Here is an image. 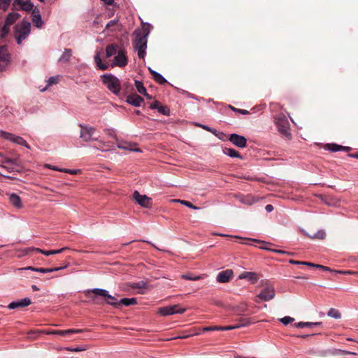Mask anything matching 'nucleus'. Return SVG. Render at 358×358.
I'll list each match as a JSON object with an SVG mask.
<instances>
[{"mask_svg": "<svg viewBox=\"0 0 358 358\" xmlns=\"http://www.w3.org/2000/svg\"><path fill=\"white\" fill-rule=\"evenodd\" d=\"M85 295L96 304L102 305L106 303L115 308L120 305V301H118L115 296L109 294L108 292L104 289L94 288L88 289L85 292Z\"/></svg>", "mask_w": 358, "mask_h": 358, "instance_id": "1", "label": "nucleus"}, {"mask_svg": "<svg viewBox=\"0 0 358 358\" xmlns=\"http://www.w3.org/2000/svg\"><path fill=\"white\" fill-rule=\"evenodd\" d=\"M149 32L145 29L135 31L136 35L134 41L135 49L138 52V56L141 59H144L145 56V50L147 48V37Z\"/></svg>", "mask_w": 358, "mask_h": 358, "instance_id": "2", "label": "nucleus"}, {"mask_svg": "<svg viewBox=\"0 0 358 358\" xmlns=\"http://www.w3.org/2000/svg\"><path fill=\"white\" fill-rule=\"evenodd\" d=\"M31 24L30 22L22 20L17 24L15 27V37L17 44H21L30 34Z\"/></svg>", "mask_w": 358, "mask_h": 358, "instance_id": "3", "label": "nucleus"}, {"mask_svg": "<svg viewBox=\"0 0 358 358\" xmlns=\"http://www.w3.org/2000/svg\"><path fill=\"white\" fill-rule=\"evenodd\" d=\"M103 84L107 88L115 94H119L120 91V81L113 75H103L101 76Z\"/></svg>", "mask_w": 358, "mask_h": 358, "instance_id": "4", "label": "nucleus"}, {"mask_svg": "<svg viewBox=\"0 0 358 358\" xmlns=\"http://www.w3.org/2000/svg\"><path fill=\"white\" fill-rule=\"evenodd\" d=\"M80 137L85 142H89L91 141H97L98 138L94 137L95 133V128L93 127L80 124Z\"/></svg>", "mask_w": 358, "mask_h": 358, "instance_id": "5", "label": "nucleus"}, {"mask_svg": "<svg viewBox=\"0 0 358 358\" xmlns=\"http://www.w3.org/2000/svg\"><path fill=\"white\" fill-rule=\"evenodd\" d=\"M185 310L186 308H180L178 304H176L159 308L158 310V313L162 316H167L176 313L182 314L185 312Z\"/></svg>", "mask_w": 358, "mask_h": 358, "instance_id": "6", "label": "nucleus"}, {"mask_svg": "<svg viewBox=\"0 0 358 358\" xmlns=\"http://www.w3.org/2000/svg\"><path fill=\"white\" fill-rule=\"evenodd\" d=\"M0 135L1 137H3V138H5L6 140H8L11 142L16 143V144L23 145L25 148L30 149V146L27 144L26 141L20 136H15L13 134L8 133V132H6V131H2V130L0 131Z\"/></svg>", "mask_w": 358, "mask_h": 358, "instance_id": "7", "label": "nucleus"}, {"mask_svg": "<svg viewBox=\"0 0 358 358\" xmlns=\"http://www.w3.org/2000/svg\"><path fill=\"white\" fill-rule=\"evenodd\" d=\"M20 155H17L13 158L8 157H3V159L0 161L2 164H8L10 165H13L12 168L13 170H15L17 173H21L23 171L24 167L20 162Z\"/></svg>", "mask_w": 358, "mask_h": 358, "instance_id": "8", "label": "nucleus"}, {"mask_svg": "<svg viewBox=\"0 0 358 358\" xmlns=\"http://www.w3.org/2000/svg\"><path fill=\"white\" fill-rule=\"evenodd\" d=\"M275 123L278 129V131L285 136H289V124L283 115L276 118Z\"/></svg>", "mask_w": 358, "mask_h": 358, "instance_id": "9", "label": "nucleus"}, {"mask_svg": "<svg viewBox=\"0 0 358 358\" xmlns=\"http://www.w3.org/2000/svg\"><path fill=\"white\" fill-rule=\"evenodd\" d=\"M133 199L143 208H149L152 206V199L146 195L141 194L138 191L133 193Z\"/></svg>", "mask_w": 358, "mask_h": 358, "instance_id": "10", "label": "nucleus"}, {"mask_svg": "<svg viewBox=\"0 0 358 358\" xmlns=\"http://www.w3.org/2000/svg\"><path fill=\"white\" fill-rule=\"evenodd\" d=\"M275 296V290L272 287H268L262 290V292L257 296L255 301L259 303L258 299L268 301L273 299Z\"/></svg>", "mask_w": 358, "mask_h": 358, "instance_id": "11", "label": "nucleus"}, {"mask_svg": "<svg viewBox=\"0 0 358 358\" xmlns=\"http://www.w3.org/2000/svg\"><path fill=\"white\" fill-rule=\"evenodd\" d=\"M229 140L234 145L243 148L247 145V139L241 135L236 134H232L229 136Z\"/></svg>", "mask_w": 358, "mask_h": 358, "instance_id": "12", "label": "nucleus"}, {"mask_svg": "<svg viewBox=\"0 0 358 358\" xmlns=\"http://www.w3.org/2000/svg\"><path fill=\"white\" fill-rule=\"evenodd\" d=\"M9 64V55L6 47H0V70L3 71Z\"/></svg>", "mask_w": 358, "mask_h": 358, "instance_id": "13", "label": "nucleus"}, {"mask_svg": "<svg viewBox=\"0 0 358 358\" xmlns=\"http://www.w3.org/2000/svg\"><path fill=\"white\" fill-rule=\"evenodd\" d=\"M127 64V58L124 50H118L117 54L113 59V66L124 67Z\"/></svg>", "mask_w": 358, "mask_h": 358, "instance_id": "14", "label": "nucleus"}, {"mask_svg": "<svg viewBox=\"0 0 358 358\" xmlns=\"http://www.w3.org/2000/svg\"><path fill=\"white\" fill-rule=\"evenodd\" d=\"M250 322L249 320L247 322V323L245 324H237V325H234V326H224V327H217V326H214V327H204L203 328V331H214V330H221V331H226V330H231V329H238V328H240V327H246V326H248Z\"/></svg>", "mask_w": 358, "mask_h": 358, "instance_id": "15", "label": "nucleus"}, {"mask_svg": "<svg viewBox=\"0 0 358 358\" xmlns=\"http://www.w3.org/2000/svg\"><path fill=\"white\" fill-rule=\"evenodd\" d=\"M31 304V300L29 298H24L21 300L14 301L10 303L8 306L9 309H15L18 308L27 307Z\"/></svg>", "mask_w": 358, "mask_h": 358, "instance_id": "16", "label": "nucleus"}, {"mask_svg": "<svg viewBox=\"0 0 358 358\" xmlns=\"http://www.w3.org/2000/svg\"><path fill=\"white\" fill-rule=\"evenodd\" d=\"M233 276L232 270H225L220 272L217 275V281L221 283L227 282Z\"/></svg>", "mask_w": 358, "mask_h": 358, "instance_id": "17", "label": "nucleus"}, {"mask_svg": "<svg viewBox=\"0 0 358 358\" xmlns=\"http://www.w3.org/2000/svg\"><path fill=\"white\" fill-rule=\"evenodd\" d=\"M84 330L83 329H67V330H55V331H49L46 332V334L48 335H61V336H67L71 334L81 333Z\"/></svg>", "mask_w": 358, "mask_h": 358, "instance_id": "18", "label": "nucleus"}, {"mask_svg": "<svg viewBox=\"0 0 358 358\" xmlns=\"http://www.w3.org/2000/svg\"><path fill=\"white\" fill-rule=\"evenodd\" d=\"M127 102L134 106L138 107L143 103V99L136 94H133L127 97Z\"/></svg>", "mask_w": 358, "mask_h": 358, "instance_id": "19", "label": "nucleus"}, {"mask_svg": "<svg viewBox=\"0 0 358 358\" xmlns=\"http://www.w3.org/2000/svg\"><path fill=\"white\" fill-rule=\"evenodd\" d=\"M9 202L16 208H22L23 204L20 197L15 193L8 194Z\"/></svg>", "mask_w": 358, "mask_h": 358, "instance_id": "20", "label": "nucleus"}, {"mask_svg": "<svg viewBox=\"0 0 358 358\" xmlns=\"http://www.w3.org/2000/svg\"><path fill=\"white\" fill-rule=\"evenodd\" d=\"M239 279H247L252 283H255L258 279V275L255 272L245 271L241 273L238 276Z\"/></svg>", "mask_w": 358, "mask_h": 358, "instance_id": "21", "label": "nucleus"}, {"mask_svg": "<svg viewBox=\"0 0 358 358\" xmlns=\"http://www.w3.org/2000/svg\"><path fill=\"white\" fill-rule=\"evenodd\" d=\"M302 231L304 235L312 239H324L326 236V233L324 230H319L316 233H309L304 229H302Z\"/></svg>", "mask_w": 358, "mask_h": 358, "instance_id": "22", "label": "nucleus"}, {"mask_svg": "<svg viewBox=\"0 0 358 358\" xmlns=\"http://www.w3.org/2000/svg\"><path fill=\"white\" fill-rule=\"evenodd\" d=\"M66 249V248H62L59 250H41L39 248H30L29 250L31 251H36L38 252H41L45 256H49L50 255L59 254V253L62 252V251L65 250Z\"/></svg>", "mask_w": 358, "mask_h": 358, "instance_id": "23", "label": "nucleus"}, {"mask_svg": "<svg viewBox=\"0 0 358 358\" xmlns=\"http://www.w3.org/2000/svg\"><path fill=\"white\" fill-rule=\"evenodd\" d=\"M20 15L18 13H10L6 18L5 23L9 26L13 24L18 18H20Z\"/></svg>", "mask_w": 358, "mask_h": 358, "instance_id": "24", "label": "nucleus"}, {"mask_svg": "<svg viewBox=\"0 0 358 358\" xmlns=\"http://www.w3.org/2000/svg\"><path fill=\"white\" fill-rule=\"evenodd\" d=\"M118 147L121 149L128 150L132 152H141V150L135 143H124L122 145H120Z\"/></svg>", "mask_w": 358, "mask_h": 358, "instance_id": "25", "label": "nucleus"}, {"mask_svg": "<svg viewBox=\"0 0 358 358\" xmlns=\"http://www.w3.org/2000/svg\"><path fill=\"white\" fill-rule=\"evenodd\" d=\"M149 71L152 75L154 80L159 84L162 85L166 83V80L159 73L152 70L150 68H149Z\"/></svg>", "mask_w": 358, "mask_h": 358, "instance_id": "26", "label": "nucleus"}, {"mask_svg": "<svg viewBox=\"0 0 358 358\" xmlns=\"http://www.w3.org/2000/svg\"><path fill=\"white\" fill-rule=\"evenodd\" d=\"M117 45L115 44H110L106 48V54L107 57H110L117 54Z\"/></svg>", "mask_w": 358, "mask_h": 358, "instance_id": "27", "label": "nucleus"}, {"mask_svg": "<svg viewBox=\"0 0 358 358\" xmlns=\"http://www.w3.org/2000/svg\"><path fill=\"white\" fill-rule=\"evenodd\" d=\"M322 325L321 322H299L294 324V326L297 328H304V327H312L316 326Z\"/></svg>", "mask_w": 358, "mask_h": 358, "instance_id": "28", "label": "nucleus"}, {"mask_svg": "<svg viewBox=\"0 0 358 358\" xmlns=\"http://www.w3.org/2000/svg\"><path fill=\"white\" fill-rule=\"evenodd\" d=\"M72 55V51L71 49H64V51L62 56L59 57V61L62 62H68Z\"/></svg>", "mask_w": 358, "mask_h": 358, "instance_id": "29", "label": "nucleus"}, {"mask_svg": "<svg viewBox=\"0 0 358 358\" xmlns=\"http://www.w3.org/2000/svg\"><path fill=\"white\" fill-rule=\"evenodd\" d=\"M94 62L99 69L101 70H106L108 68V65L106 64L102 63L101 56L99 52L96 53L94 55Z\"/></svg>", "mask_w": 358, "mask_h": 358, "instance_id": "30", "label": "nucleus"}, {"mask_svg": "<svg viewBox=\"0 0 358 358\" xmlns=\"http://www.w3.org/2000/svg\"><path fill=\"white\" fill-rule=\"evenodd\" d=\"M327 148L329 150L332 151V152H337V151H339V150H346V151H348L350 150V147H344V146H341V145H336V144H328L327 145Z\"/></svg>", "mask_w": 358, "mask_h": 358, "instance_id": "31", "label": "nucleus"}, {"mask_svg": "<svg viewBox=\"0 0 358 358\" xmlns=\"http://www.w3.org/2000/svg\"><path fill=\"white\" fill-rule=\"evenodd\" d=\"M135 86L138 93L143 94L144 96H148V94L146 92V89L142 82L135 80Z\"/></svg>", "mask_w": 358, "mask_h": 358, "instance_id": "32", "label": "nucleus"}, {"mask_svg": "<svg viewBox=\"0 0 358 358\" xmlns=\"http://www.w3.org/2000/svg\"><path fill=\"white\" fill-rule=\"evenodd\" d=\"M120 305H124L126 306H129L131 305H135L137 303V300L136 298H124L120 300Z\"/></svg>", "mask_w": 358, "mask_h": 358, "instance_id": "33", "label": "nucleus"}, {"mask_svg": "<svg viewBox=\"0 0 358 358\" xmlns=\"http://www.w3.org/2000/svg\"><path fill=\"white\" fill-rule=\"evenodd\" d=\"M240 201L246 205H252L255 202V199L250 195L241 196Z\"/></svg>", "mask_w": 358, "mask_h": 358, "instance_id": "34", "label": "nucleus"}, {"mask_svg": "<svg viewBox=\"0 0 358 358\" xmlns=\"http://www.w3.org/2000/svg\"><path fill=\"white\" fill-rule=\"evenodd\" d=\"M327 316L338 320L341 318V313L337 309L331 308L329 310Z\"/></svg>", "mask_w": 358, "mask_h": 358, "instance_id": "35", "label": "nucleus"}, {"mask_svg": "<svg viewBox=\"0 0 358 358\" xmlns=\"http://www.w3.org/2000/svg\"><path fill=\"white\" fill-rule=\"evenodd\" d=\"M224 152L231 157L242 159V156L238 153V152L233 148H226Z\"/></svg>", "mask_w": 358, "mask_h": 358, "instance_id": "36", "label": "nucleus"}, {"mask_svg": "<svg viewBox=\"0 0 358 358\" xmlns=\"http://www.w3.org/2000/svg\"><path fill=\"white\" fill-rule=\"evenodd\" d=\"M32 22L37 28H41L43 25V21L41 15H36L32 17Z\"/></svg>", "mask_w": 358, "mask_h": 358, "instance_id": "37", "label": "nucleus"}, {"mask_svg": "<svg viewBox=\"0 0 358 358\" xmlns=\"http://www.w3.org/2000/svg\"><path fill=\"white\" fill-rule=\"evenodd\" d=\"M130 287L133 289H146L148 287V284L145 281H139L136 282H132L130 285Z\"/></svg>", "mask_w": 358, "mask_h": 358, "instance_id": "38", "label": "nucleus"}, {"mask_svg": "<svg viewBox=\"0 0 358 358\" xmlns=\"http://www.w3.org/2000/svg\"><path fill=\"white\" fill-rule=\"evenodd\" d=\"M20 6L22 10L31 11L33 9L34 5L29 0H26Z\"/></svg>", "mask_w": 358, "mask_h": 358, "instance_id": "39", "label": "nucleus"}, {"mask_svg": "<svg viewBox=\"0 0 358 358\" xmlns=\"http://www.w3.org/2000/svg\"><path fill=\"white\" fill-rule=\"evenodd\" d=\"M19 270L20 271L31 270V271H36V272H40V273H47L46 268H34V267H32V266H27V267H24V268H19Z\"/></svg>", "mask_w": 358, "mask_h": 358, "instance_id": "40", "label": "nucleus"}, {"mask_svg": "<svg viewBox=\"0 0 358 358\" xmlns=\"http://www.w3.org/2000/svg\"><path fill=\"white\" fill-rule=\"evenodd\" d=\"M181 278L188 280H199L202 278L201 275L193 276L191 274H182Z\"/></svg>", "mask_w": 358, "mask_h": 358, "instance_id": "41", "label": "nucleus"}, {"mask_svg": "<svg viewBox=\"0 0 358 358\" xmlns=\"http://www.w3.org/2000/svg\"><path fill=\"white\" fill-rule=\"evenodd\" d=\"M157 110L164 115H169L170 113L169 108L166 106H159Z\"/></svg>", "mask_w": 358, "mask_h": 358, "instance_id": "42", "label": "nucleus"}, {"mask_svg": "<svg viewBox=\"0 0 358 358\" xmlns=\"http://www.w3.org/2000/svg\"><path fill=\"white\" fill-rule=\"evenodd\" d=\"M315 268H318L322 269L323 271H327L347 273V272H345V271L342 272V271H332L330 268L323 266V265H320V264H317V266H315ZM350 273V271H348V273Z\"/></svg>", "mask_w": 358, "mask_h": 358, "instance_id": "43", "label": "nucleus"}, {"mask_svg": "<svg viewBox=\"0 0 358 358\" xmlns=\"http://www.w3.org/2000/svg\"><path fill=\"white\" fill-rule=\"evenodd\" d=\"M180 203H181L182 205H184L189 208H192V209H194V210H198L199 209V207L196 206H194L191 202L188 201H186V200H183L182 201H180Z\"/></svg>", "mask_w": 358, "mask_h": 358, "instance_id": "44", "label": "nucleus"}, {"mask_svg": "<svg viewBox=\"0 0 358 358\" xmlns=\"http://www.w3.org/2000/svg\"><path fill=\"white\" fill-rule=\"evenodd\" d=\"M10 1L11 0H0V8L6 10L8 8Z\"/></svg>", "mask_w": 358, "mask_h": 358, "instance_id": "45", "label": "nucleus"}, {"mask_svg": "<svg viewBox=\"0 0 358 358\" xmlns=\"http://www.w3.org/2000/svg\"><path fill=\"white\" fill-rule=\"evenodd\" d=\"M283 324L287 325L289 324L290 322H293L294 319L293 317H291L289 316H285L282 318H280L279 320Z\"/></svg>", "mask_w": 358, "mask_h": 358, "instance_id": "46", "label": "nucleus"}, {"mask_svg": "<svg viewBox=\"0 0 358 358\" xmlns=\"http://www.w3.org/2000/svg\"><path fill=\"white\" fill-rule=\"evenodd\" d=\"M9 31H10V26L5 23V24L3 25V27L1 29V37L3 38L5 36H6L9 33Z\"/></svg>", "mask_w": 358, "mask_h": 358, "instance_id": "47", "label": "nucleus"}, {"mask_svg": "<svg viewBox=\"0 0 358 358\" xmlns=\"http://www.w3.org/2000/svg\"><path fill=\"white\" fill-rule=\"evenodd\" d=\"M61 172L67 173L71 175H76L78 173H80V169H63L61 170Z\"/></svg>", "mask_w": 358, "mask_h": 358, "instance_id": "48", "label": "nucleus"}, {"mask_svg": "<svg viewBox=\"0 0 358 358\" xmlns=\"http://www.w3.org/2000/svg\"><path fill=\"white\" fill-rule=\"evenodd\" d=\"M59 82V76L50 77L48 80V86H50L53 84H57Z\"/></svg>", "mask_w": 358, "mask_h": 358, "instance_id": "49", "label": "nucleus"}, {"mask_svg": "<svg viewBox=\"0 0 358 358\" xmlns=\"http://www.w3.org/2000/svg\"><path fill=\"white\" fill-rule=\"evenodd\" d=\"M6 164H2L0 165V167L3 169H5L7 171V172L12 173V172H16L15 170H13L12 168L13 167V165L8 166L6 165Z\"/></svg>", "mask_w": 358, "mask_h": 358, "instance_id": "50", "label": "nucleus"}, {"mask_svg": "<svg viewBox=\"0 0 358 358\" xmlns=\"http://www.w3.org/2000/svg\"><path fill=\"white\" fill-rule=\"evenodd\" d=\"M229 108L235 111V112H237V113H239L241 114H243V115H247L249 113V112L247 110H243V109H239V108H236L231 106H229Z\"/></svg>", "mask_w": 358, "mask_h": 358, "instance_id": "51", "label": "nucleus"}, {"mask_svg": "<svg viewBox=\"0 0 358 358\" xmlns=\"http://www.w3.org/2000/svg\"><path fill=\"white\" fill-rule=\"evenodd\" d=\"M67 267V266H61V267H55V268H46V271H47V273H50V272H53V271H60L62 269H64Z\"/></svg>", "mask_w": 358, "mask_h": 358, "instance_id": "52", "label": "nucleus"}, {"mask_svg": "<svg viewBox=\"0 0 358 358\" xmlns=\"http://www.w3.org/2000/svg\"><path fill=\"white\" fill-rule=\"evenodd\" d=\"M85 350H86L85 348H80V347H77L75 348H67V350L71 351V352H81V351H84Z\"/></svg>", "mask_w": 358, "mask_h": 358, "instance_id": "53", "label": "nucleus"}, {"mask_svg": "<svg viewBox=\"0 0 358 358\" xmlns=\"http://www.w3.org/2000/svg\"><path fill=\"white\" fill-rule=\"evenodd\" d=\"M159 106V101H155L154 102H152L151 104H150V108L152 109H158Z\"/></svg>", "mask_w": 358, "mask_h": 358, "instance_id": "54", "label": "nucleus"}, {"mask_svg": "<svg viewBox=\"0 0 358 358\" xmlns=\"http://www.w3.org/2000/svg\"><path fill=\"white\" fill-rule=\"evenodd\" d=\"M45 166L48 168V169H50L57 171H60V172H61V170L63 169H59V168L56 167V166H53L50 165V164H45Z\"/></svg>", "mask_w": 358, "mask_h": 358, "instance_id": "55", "label": "nucleus"}, {"mask_svg": "<svg viewBox=\"0 0 358 358\" xmlns=\"http://www.w3.org/2000/svg\"><path fill=\"white\" fill-rule=\"evenodd\" d=\"M198 334H199V333H196L194 334L183 335V336H180L176 337L175 338L185 339V338H189L190 336H192L194 335H198Z\"/></svg>", "mask_w": 358, "mask_h": 358, "instance_id": "56", "label": "nucleus"}, {"mask_svg": "<svg viewBox=\"0 0 358 358\" xmlns=\"http://www.w3.org/2000/svg\"><path fill=\"white\" fill-rule=\"evenodd\" d=\"M248 320H249V322H250V323H249V324H248V325H250V324H252V322H251V320H250V318H241V319L239 320V321H240V324H245V323H247V322H248Z\"/></svg>", "mask_w": 358, "mask_h": 358, "instance_id": "57", "label": "nucleus"}, {"mask_svg": "<svg viewBox=\"0 0 358 358\" xmlns=\"http://www.w3.org/2000/svg\"><path fill=\"white\" fill-rule=\"evenodd\" d=\"M31 10H32V12H31L32 17H34L36 15H41L39 10L36 7V8L33 7V9Z\"/></svg>", "mask_w": 358, "mask_h": 358, "instance_id": "58", "label": "nucleus"}, {"mask_svg": "<svg viewBox=\"0 0 358 358\" xmlns=\"http://www.w3.org/2000/svg\"><path fill=\"white\" fill-rule=\"evenodd\" d=\"M289 263H290L292 264H296V265H303V262L291 259L289 261Z\"/></svg>", "mask_w": 358, "mask_h": 358, "instance_id": "59", "label": "nucleus"}, {"mask_svg": "<svg viewBox=\"0 0 358 358\" xmlns=\"http://www.w3.org/2000/svg\"><path fill=\"white\" fill-rule=\"evenodd\" d=\"M116 23L117 21L115 20H111L106 24V28L109 29L110 27L114 26Z\"/></svg>", "mask_w": 358, "mask_h": 358, "instance_id": "60", "label": "nucleus"}, {"mask_svg": "<svg viewBox=\"0 0 358 358\" xmlns=\"http://www.w3.org/2000/svg\"><path fill=\"white\" fill-rule=\"evenodd\" d=\"M303 265H306V266H308L314 267V268H315V266H317V264H313L311 262H303Z\"/></svg>", "mask_w": 358, "mask_h": 358, "instance_id": "61", "label": "nucleus"}, {"mask_svg": "<svg viewBox=\"0 0 358 358\" xmlns=\"http://www.w3.org/2000/svg\"><path fill=\"white\" fill-rule=\"evenodd\" d=\"M265 209L267 212H271L273 210V206L271 204H268L266 206Z\"/></svg>", "mask_w": 358, "mask_h": 358, "instance_id": "62", "label": "nucleus"}, {"mask_svg": "<svg viewBox=\"0 0 358 358\" xmlns=\"http://www.w3.org/2000/svg\"><path fill=\"white\" fill-rule=\"evenodd\" d=\"M0 176H1L3 177H5V178H9V179H11V180H15V177H14V176L6 175V174L2 173L1 172H0Z\"/></svg>", "mask_w": 358, "mask_h": 358, "instance_id": "63", "label": "nucleus"}, {"mask_svg": "<svg viewBox=\"0 0 358 358\" xmlns=\"http://www.w3.org/2000/svg\"><path fill=\"white\" fill-rule=\"evenodd\" d=\"M102 1H103L107 5H112L114 2V0H101Z\"/></svg>", "mask_w": 358, "mask_h": 358, "instance_id": "64", "label": "nucleus"}]
</instances>
